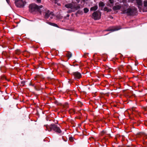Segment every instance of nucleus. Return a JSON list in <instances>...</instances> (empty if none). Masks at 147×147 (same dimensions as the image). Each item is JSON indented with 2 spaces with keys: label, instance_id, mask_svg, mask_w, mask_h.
<instances>
[{
  "label": "nucleus",
  "instance_id": "f257e3e1",
  "mask_svg": "<svg viewBox=\"0 0 147 147\" xmlns=\"http://www.w3.org/2000/svg\"><path fill=\"white\" fill-rule=\"evenodd\" d=\"M122 12L123 14H126L128 16H134L136 15L137 12V9L134 7L129 8L126 9H121Z\"/></svg>",
  "mask_w": 147,
  "mask_h": 147
},
{
  "label": "nucleus",
  "instance_id": "f03ea898",
  "mask_svg": "<svg viewBox=\"0 0 147 147\" xmlns=\"http://www.w3.org/2000/svg\"><path fill=\"white\" fill-rule=\"evenodd\" d=\"M65 7L67 8H70L71 10H68V13H70L72 12H74L80 8V5H76V3L72 2L71 3L66 4L65 5Z\"/></svg>",
  "mask_w": 147,
  "mask_h": 147
},
{
  "label": "nucleus",
  "instance_id": "7ed1b4c3",
  "mask_svg": "<svg viewBox=\"0 0 147 147\" xmlns=\"http://www.w3.org/2000/svg\"><path fill=\"white\" fill-rule=\"evenodd\" d=\"M39 13L41 15H42L43 16L44 18L45 19L48 18L50 16H51H51H54V14L52 12L50 11L46 8L44 7L43 6V8H42L41 10H40Z\"/></svg>",
  "mask_w": 147,
  "mask_h": 147
},
{
  "label": "nucleus",
  "instance_id": "20e7f679",
  "mask_svg": "<svg viewBox=\"0 0 147 147\" xmlns=\"http://www.w3.org/2000/svg\"><path fill=\"white\" fill-rule=\"evenodd\" d=\"M29 8L30 12L35 14L36 13H39L42 8H43V6L42 5L38 6L36 4H32L30 5Z\"/></svg>",
  "mask_w": 147,
  "mask_h": 147
},
{
  "label": "nucleus",
  "instance_id": "39448f33",
  "mask_svg": "<svg viewBox=\"0 0 147 147\" xmlns=\"http://www.w3.org/2000/svg\"><path fill=\"white\" fill-rule=\"evenodd\" d=\"M45 126L46 127V130H48L49 131H51L53 129L57 133H60L61 132L59 127H58L57 125L54 124H51L50 126H48L46 125H45Z\"/></svg>",
  "mask_w": 147,
  "mask_h": 147
},
{
  "label": "nucleus",
  "instance_id": "423d86ee",
  "mask_svg": "<svg viewBox=\"0 0 147 147\" xmlns=\"http://www.w3.org/2000/svg\"><path fill=\"white\" fill-rule=\"evenodd\" d=\"M101 14L100 11H97L92 13V18L95 20H98L100 18Z\"/></svg>",
  "mask_w": 147,
  "mask_h": 147
},
{
  "label": "nucleus",
  "instance_id": "0eeeda50",
  "mask_svg": "<svg viewBox=\"0 0 147 147\" xmlns=\"http://www.w3.org/2000/svg\"><path fill=\"white\" fill-rule=\"evenodd\" d=\"M15 5L18 7H23L25 5L26 3L22 0H16L15 1Z\"/></svg>",
  "mask_w": 147,
  "mask_h": 147
},
{
  "label": "nucleus",
  "instance_id": "6e6552de",
  "mask_svg": "<svg viewBox=\"0 0 147 147\" xmlns=\"http://www.w3.org/2000/svg\"><path fill=\"white\" fill-rule=\"evenodd\" d=\"M72 75L74 76V78L76 80L80 78L82 76L81 74L78 72H74L73 73Z\"/></svg>",
  "mask_w": 147,
  "mask_h": 147
},
{
  "label": "nucleus",
  "instance_id": "1a4fd4ad",
  "mask_svg": "<svg viewBox=\"0 0 147 147\" xmlns=\"http://www.w3.org/2000/svg\"><path fill=\"white\" fill-rule=\"evenodd\" d=\"M120 27L119 26H116L114 27H113L112 28H110L109 29L106 30L107 31H111L113 32L114 31H116L120 30L121 29Z\"/></svg>",
  "mask_w": 147,
  "mask_h": 147
},
{
  "label": "nucleus",
  "instance_id": "9d476101",
  "mask_svg": "<svg viewBox=\"0 0 147 147\" xmlns=\"http://www.w3.org/2000/svg\"><path fill=\"white\" fill-rule=\"evenodd\" d=\"M136 3L139 8H141L142 5V2L141 0H136Z\"/></svg>",
  "mask_w": 147,
  "mask_h": 147
},
{
  "label": "nucleus",
  "instance_id": "9b49d317",
  "mask_svg": "<svg viewBox=\"0 0 147 147\" xmlns=\"http://www.w3.org/2000/svg\"><path fill=\"white\" fill-rule=\"evenodd\" d=\"M121 8V6L120 5H116L113 6V9L114 10H119Z\"/></svg>",
  "mask_w": 147,
  "mask_h": 147
},
{
  "label": "nucleus",
  "instance_id": "f8f14e48",
  "mask_svg": "<svg viewBox=\"0 0 147 147\" xmlns=\"http://www.w3.org/2000/svg\"><path fill=\"white\" fill-rule=\"evenodd\" d=\"M144 11H147V1H145L144 2Z\"/></svg>",
  "mask_w": 147,
  "mask_h": 147
},
{
  "label": "nucleus",
  "instance_id": "ddd939ff",
  "mask_svg": "<svg viewBox=\"0 0 147 147\" xmlns=\"http://www.w3.org/2000/svg\"><path fill=\"white\" fill-rule=\"evenodd\" d=\"M98 9V6L95 5L92 7L91 8L90 10L91 11H95Z\"/></svg>",
  "mask_w": 147,
  "mask_h": 147
},
{
  "label": "nucleus",
  "instance_id": "4468645a",
  "mask_svg": "<svg viewBox=\"0 0 147 147\" xmlns=\"http://www.w3.org/2000/svg\"><path fill=\"white\" fill-rule=\"evenodd\" d=\"M98 5L99 7H103L105 6V4L103 2L100 1V3H99Z\"/></svg>",
  "mask_w": 147,
  "mask_h": 147
},
{
  "label": "nucleus",
  "instance_id": "2eb2a0df",
  "mask_svg": "<svg viewBox=\"0 0 147 147\" xmlns=\"http://www.w3.org/2000/svg\"><path fill=\"white\" fill-rule=\"evenodd\" d=\"M66 55L68 57L70 58L71 57L72 54L71 52H68L67 54H66Z\"/></svg>",
  "mask_w": 147,
  "mask_h": 147
},
{
  "label": "nucleus",
  "instance_id": "dca6fc26",
  "mask_svg": "<svg viewBox=\"0 0 147 147\" xmlns=\"http://www.w3.org/2000/svg\"><path fill=\"white\" fill-rule=\"evenodd\" d=\"M47 23L48 24H49V25H52V26H56V27H57V25L56 24H54V23H51V22H47Z\"/></svg>",
  "mask_w": 147,
  "mask_h": 147
},
{
  "label": "nucleus",
  "instance_id": "f3484780",
  "mask_svg": "<svg viewBox=\"0 0 147 147\" xmlns=\"http://www.w3.org/2000/svg\"><path fill=\"white\" fill-rule=\"evenodd\" d=\"M104 10L105 11H107V12L109 11V9L107 7H105L104 9Z\"/></svg>",
  "mask_w": 147,
  "mask_h": 147
},
{
  "label": "nucleus",
  "instance_id": "a211bd4d",
  "mask_svg": "<svg viewBox=\"0 0 147 147\" xmlns=\"http://www.w3.org/2000/svg\"><path fill=\"white\" fill-rule=\"evenodd\" d=\"M84 13H87L89 11L88 9L86 8H84Z\"/></svg>",
  "mask_w": 147,
  "mask_h": 147
},
{
  "label": "nucleus",
  "instance_id": "6ab92c4d",
  "mask_svg": "<svg viewBox=\"0 0 147 147\" xmlns=\"http://www.w3.org/2000/svg\"><path fill=\"white\" fill-rule=\"evenodd\" d=\"M25 82L24 81H22L21 82V85L22 86H24L25 85Z\"/></svg>",
  "mask_w": 147,
  "mask_h": 147
},
{
  "label": "nucleus",
  "instance_id": "aec40b11",
  "mask_svg": "<svg viewBox=\"0 0 147 147\" xmlns=\"http://www.w3.org/2000/svg\"><path fill=\"white\" fill-rule=\"evenodd\" d=\"M109 2L111 5H113L114 3V0H109Z\"/></svg>",
  "mask_w": 147,
  "mask_h": 147
},
{
  "label": "nucleus",
  "instance_id": "412c9836",
  "mask_svg": "<svg viewBox=\"0 0 147 147\" xmlns=\"http://www.w3.org/2000/svg\"><path fill=\"white\" fill-rule=\"evenodd\" d=\"M50 0L55 3H56L58 1V0Z\"/></svg>",
  "mask_w": 147,
  "mask_h": 147
},
{
  "label": "nucleus",
  "instance_id": "4be33fe9",
  "mask_svg": "<svg viewBox=\"0 0 147 147\" xmlns=\"http://www.w3.org/2000/svg\"><path fill=\"white\" fill-rule=\"evenodd\" d=\"M69 139L71 140V141L72 142L73 140V138L72 137H70Z\"/></svg>",
  "mask_w": 147,
  "mask_h": 147
},
{
  "label": "nucleus",
  "instance_id": "5701e85b",
  "mask_svg": "<svg viewBox=\"0 0 147 147\" xmlns=\"http://www.w3.org/2000/svg\"><path fill=\"white\" fill-rule=\"evenodd\" d=\"M106 131H103L102 132V134H106Z\"/></svg>",
  "mask_w": 147,
  "mask_h": 147
},
{
  "label": "nucleus",
  "instance_id": "b1692460",
  "mask_svg": "<svg viewBox=\"0 0 147 147\" xmlns=\"http://www.w3.org/2000/svg\"><path fill=\"white\" fill-rule=\"evenodd\" d=\"M88 54V53H85L84 54V57H86V56Z\"/></svg>",
  "mask_w": 147,
  "mask_h": 147
},
{
  "label": "nucleus",
  "instance_id": "393cba45",
  "mask_svg": "<svg viewBox=\"0 0 147 147\" xmlns=\"http://www.w3.org/2000/svg\"><path fill=\"white\" fill-rule=\"evenodd\" d=\"M37 2L38 3H40L41 2V0H36Z\"/></svg>",
  "mask_w": 147,
  "mask_h": 147
},
{
  "label": "nucleus",
  "instance_id": "a878e982",
  "mask_svg": "<svg viewBox=\"0 0 147 147\" xmlns=\"http://www.w3.org/2000/svg\"><path fill=\"white\" fill-rule=\"evenodd\" d=\"M76 0V1L77 2V3H79L80 1V0Z\"/></svg>",
  "mask_w": 147,
  "mask_h": 147
},
{
  "label": "nucleus",
  "instance_id": "bb28decb",
  "mask_svg": "<svg viewBox=\"0 0 147 147\" xmlns=\"http://www.w3.org/2000/svg\"><path fill=\"white\" fill-rule=\"evenodd\" d=\"M6 1L7 3H8L9 2V0H6Z\"/></svg>",
  "mask_w": 147,
  "mask_h": 147
},
{
  "label": "nucleus",
  "instance_id": "cd10ccee",
  "mask_svg": "<svg viewBox=\"0 0 147 147\" xmlns=\"http://www.w3.org/2000/svg\"><path fill=\"white\" fill-rule=\"evenodd\" d=\"M30 85L32 86H34V85H33L32 84H31V83H30Z\"/></svg>",
  "mask_w": 147,
  "mask_h": 147
},
{
  "label": "nucleus",
  "instance_id": "c85d7f7f",
  "mask_svg": "<svg viewBox=\"0 0 147 147\" xmlns=\"http://www.w3.org/2000/svg\"><path fill=\"white\" fill-rule=\"evenodd\" d=\"M67 17H69V14H67Z\"/></svg>",
  "mask_w": 147,
  "mask_h": 147
},
{
  "label": "nucleus",
  "instance_id": "c756f323",
  "mask_svg": "<svg viewBox=\"0 0 147 147\" xmlns=\"http://www.w3.org/2000/svg\"><path fill=\"white\" fill-rule=\"evenodd\" d=\"M71 111H72L73 112H74V110H71Z\"/></svg>",
  "mask_w": 147,
  "mask_h": 147
},
{
  "label": "nucleus",
  "instance_id": "7c9ffc66",
  "mask_svg": "<svg viewBox=\"0 0 147 147\" xmlns=\"http://www.w3.org/2000/svg\"><path fill=\"white\" fill-rule=\"evenodd\" d=\"M107 71H108V72H109L110 71V70H107Z\"/></svg>",
  "mask_w": 147,
  "mask_h": 147
},
{
  "label": "nucleus",
  "instance_id": "2f4dec72",
  "mask_svg": "<svg viewBox=\"0 0 147 147\" xmlns=\"http://www.w3.org/2000/svg\"><path fill=\"white\" fill-rule=\"evenodd\" d=\"M108 5V6H111V5H109H109Z\"/></svg>",
  "mask_w": 147,
  "mask_h": 147
},
{
  "label": "nucleus",
  "instance_id": "473e14b6",
  "mask_svg": "<svg viewBox=\"0 0 147 147\" xmlns=\"http://www.w3.org/2000/svg\"><path fill=\"white\" fill-rule=\"evenodd\" d=\"M127 146V147H129L130 146Z\"/></svg>",
  "mask_w": 147,
  "mask_h": 147
},
{
  "label": "nucleus",
  "instance_id": "72a5a7b5",
  "mask_svg": "<svg viewBox=\"0 0 147 147\" xmlns=\"http://www.w3.org/2000/svg\"><path fill=\"white\" fill-rule=\"evenodd\" d=\"M83 1H85V0H82Z\"/></svg>",
  "mask_w": 147,
  "mask_h": 147
},
{
  "label": "nucleus",
  "instance_id": "f704fd0d",
  "mask_svg": "<svg viewBox=\"0 0 147 147\" xmlns=\"http://www.w3.org/2000/svg\"><path fill=\"white\" fill-rule=\"evenodd\" d=\"M117 1H119V0H117Z\"/></svg>",
  "mask_w": 147,
  "mask_h": 147
}]
</instances>
